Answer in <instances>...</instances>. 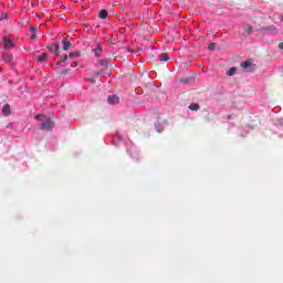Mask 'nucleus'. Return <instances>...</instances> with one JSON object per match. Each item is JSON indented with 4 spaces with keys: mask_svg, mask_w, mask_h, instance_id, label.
<instances>
[{
    "mask_svg": "<svg viewBox=\"0 0 283 283\" xmlns=\"http://www.w3.org/2000/svg\"><path fill=\"white\" fill-rule=\"evenodd\" d=\"M189 109L192 111V112L199 111V104H195V103L190 104Z\"/></svg>",
    "mask_w": 283,
    "mask_h": 283,
    "instance_id": "nucleus-13",
    "label": "nucleus"
},
{
    "mask_svg": "<svg viewBox=\"0 0 283 283\" xmlns=\"http://www.w3.org/2000/svg\"><path fill=\"white\" fill-rule=\"evenodd\" d=\"M67 61V55H63L62 57H61V62H66Z\"/></svg>",
    "mask_w": 283,
    "mask_h": 283,
    "instance_id": "nucleus-18",
    "label": "nucleus"
},
{
    "mask_svg": "<svg viewBox=\"0 0 283 283\" xmlns=\"http://www.w3.org/2000/svg\"><path fill=\"white\" fill-rule=\"evenodd\" d=\"M263 30H264V31H269V32H271L272 34H276V33H277V30H276V27H275V25L264 27Z\"/></svg>",
    "mask_w": 283,
    "mask_h": 283,
    "instance_id": "nucleus-7",
    "label": "nucleus"
},
{
    "mask_svg": "<svg viewBox=\"0 0 283 283\" xmlns=\"http://www.w3.org/2000/svg\"><path fill=\"white\" fill-rule=\"evenodd\" d=\"M99 63H108V61H99Z\"/></svg>",
    "mask_w": 283,
    "mask_h": 283,
    "instance_id": "nucleus-23",
    "label": "nucleus"
},
{
    "mask_svg": "<svg viewBox=\"0 0 283 283\" xmlns=\"http://www.w3.org/2000/svg\"><path fill=\"white\" fill-rule=\"evenodd\" d=\"M11 113V109H10V105L9 104H6L2 108V114L4 116H8L9 114Z\"/></svg>",
    "mask_w": 283,
    "mask_h": 283,
    "instance_id": "nucleus-10",
    "label": "nucleus"
},
{
    "mask_svg": "<svg viewBox=\"0 0 283 283\" xmlns=\"http://www.w3.org/2000/svg\"><path fill=\"white\" fill-rule=\"evenodd\" d=\"M279 49H280L281 51H283V42H280V43H279Z\"/></svg>",
    "mask_w": 283,
    "mask_h": 283,
    "instance_id": "nucleus-22",
    "label": "nucleus"
},
{
    "mask_svg": "<svg viewBox=\"0 0 283 283\" xmlns=\"http://www.w3.org/2000/svg\"><path fill=\"white\" fill-rule=\"evenodd\" d=\"M235 73V67H230L229 71L227 72L228 76H233Z\"/></svg>",
    "mask_w": 283,
    "mask_h": 283,
    "instance_id": "nucleus-15",
    "label": "nucleus"
},
{
    "mask_svg": "<svg viewBox=\"0 0 283 283\" xmlns=\"http://www.w3.org/2000/svg\"><path fill=\"white\" fill-rule=\"evenodd\" d=\"M216 48H217V43L216 42H212V43H210V45H208V50L209 51H214Z\"/></svg>",
    "mask_w": 283,
    "mask_h": 283,
    "instance_id": "nucleus-16",
    "label": "nucleus"
},
{
    "mask_svg": "<svg viewBox=\"0 0 283 283\" xmlns=\"http://www.w3.org/2000/svg\"><path fill=\"white\" fill-rule=\"evenodd\" d=\"M252 65H253L252 61H244L241 63V67L243 69V72H253Z\"/></svg>",
    "mask_w": 283,
    "mask_h": 283,
    "instance_id": "nucleus-2",
    "label": "nucleus"
},
{
    "mask_svg": "<svg viewBox=\"0 0 283 283\" xmlns=\"http://www.w3.org/2000/svg\"><path fill=\"white\" fill-rule=\"evenodd\" d=\"M35 120H41L40 129L43 132H51L54 127V120L46 115H35Z\"/></svg>",
    "mask_w": 283,
    "mask_h": 283,
    "instance_id": "nucleus-1",
    "label": "nucleus"
},
{
    "mask_svg": "<svg viewBox=\"0 0 283 283\" xmlns=\"http://www.w3.org/2000/svg\"><path fill=\"white\" fill-rule=\"evenodd\" d=\"M76 56H77L76 54L71 53V54L69 55V59H75Z\"/></svg>",
    "mask_w": 283,
    "mask_h": 283,
    "instance_id": "nucleus-20",
    "label": "nucleus"
},
{
    "mask_svg": "<svg viewBox=\"0 0 283 283\" xmlns=\"http://www.w3.org/2000/svg\"><path fill=\"white\" fill-rule=\"evenodd\" d=\"M160 62H168L169 55L167 53H163L161 55L158 56Z\"/></svg>",
    "mask_w": 283,
    "mask_h": 283,
    "instance_id": "nucleus-11",
    "label": "nucleus"
},
{
    "mask_svg": "<svg viewBox=\"0 0 283 283\" xmlns=\"http://www.w3.org/2000/svg\"><path fill=\"white\" fill-rule=\"evenodd\" d=\"M15 46L13 40H11L9 36L4 38V50H11Z\"/></svg>",
    "mask_w": 283,
    "mask_h": 283,
    "instance_id": "nucleus-3",
    "label": "nucleus"
},
{
    "mask_svg": "<svg viewBox=\"0 0 283 283\" xmlns=\"http://www.w3.org/2000/svg\"><path fill=\"white\" fill-rule=\"evenodd\" d=\"M98 18L102 19V20L107 19L108 18V11L107 10L98 11Z\"/></svg>",
    "mask_w": 283,
    "mask_h": 283,
    "instance_id": "nucleus-8",
    "label": "nucleus"
},
{
    "mask_svg": "<svg viewBox=\"0 0 283 283\" xmlns=\"http://www.w3.org/2000/svg\"><path fill=\"white\" fill-rule=\"evenodd\" d=\"M281 22H283V15L280 18Z\"/></svg>",
    "mask_w": 283,
    "mask_h": 283,
    "instance_id": "nucleus-24",
    "label": "nucleus"
},
{
    "mask_svg": "<svg viewBox=\"0 0 283 283\" xmlns=\"http://www.w3.org/2000/svg\"><path fill=\"white\" fill-rule=\"evenodd\" d=\"M102 51H103V49H102L101 44H98L97 48L93 50V52H95L96 57H101V54H98V53Z\"/></svg>",
    "mask_w": 283,
    "mask_h": 283,
    "instance_id": "nucleus-12",
    "label": "nucleus"
},
{
    "mask_svg": "<svg viewBox=\"0 0 283 283\" xmlns=\"http://www.w3.org/2000/svg\"><path fill=\"white\" fill-rule=\"evenodd\" d=\"M107 103L111 105H117L119 103V97L117 95H108Z\"/></svg>",
    "mask_w": 283,
    "mask_h": 283,
    "instance_id": "nucleus-5",
    "label": "nucleus"
},
{
    "mask_svg": "<svg viewBox=\"0 0 283 283\" xmlns=\"http://www.w3.org/2000/svg\"><path fill=\"white\" fill-rule=\"evenodd\" d=\"M243 31L245 34L251 35L253 33V28L251 24H243Z\"/></svg>",
    "mask_w": 283,
    "mask_h": 283,
    "instance_id": "nucleus-6",
    "label": "nucleus"
},
{
    "mask_svg": "<svg viewBox=\"0 0 283 283\" xmlns=\"http://www.w3.org/2000/svg\"><path fill=\"white\" fill-rule=\"evenodd\" d=\"M3 60H4L6 63H10V62L13 61V56L12 55H4Z\"/></svg>",
    "mask_w": 283,
    "mask_h": 283,
    "instance_id": "nucleus-14",
    "label": "nucleus"
},
{
    "mask_svg": "<svg viewBox=\"0 0 283 283\" xmlns=\"http://www.w3.org/2000/svg\"><path fill=\"white\" fill-rule=\"evenodd\" d=\"M62 43H63V51H69L70 46H72V44L67 41V39H63L62 40Z\"/></svg>",
    "mask_w": 283,
    "mask_h": 283,
    "instance_id": "nucleus-9",
    "label": "nucleus"
},
{
    "mask_svg": "<svg viewBox=\"0 0 283 283\" xmlns=\"http://www.w3.org/2000/svg\"><path fill=\"white\" fill-rule=\"evenodd\" d=\"M31 40H32V41L36 40V34H35V33H33V34L31 35Z\"/></svg>",
    "mask_w": 283,
    "mask_h": 283,
    "instance_id": "nucleus-21",
    "label": "nucleus"
},
{
    "mask_svg": "<svg viewBox=\"0 0 283 283\" xmlns=\"http://www.w3.org/2000/svg\"><path fill=\"white\" fill-rule=\"evenodd\" d=\"M49 51L52 52L55 56H59L60 54V46L57 43H52L50 46H49Z\"/></svg>",
    "mask_w": 283,
    "mask_h": 283,
    "instance_id": "nucleus-4",
    "label": "nucleus"
},
{
    "mask_svg": "<svg viewBox=\"0 0 283 283\" xmlns=\"http://www.w3.org/2000/svg\"><path fill=\"white\" fill-rule=\"evenodd\" d=\"M38 31L35 27H31V32L34 34Z\"/></svg>",
    "mask_w": 283,
    "mask_h": 283,
    "instance_id": "nucleus-19",
    "label": "nucleus"
},
{
    "mask_svg": "<svg viewBox=\"0 0 283 283\" xmlns=\"http://www.w3.org/2000/svg\"><path fill=\"white\" fill-rule=\"evenodd\" d=\"M45 60H46V54L45 53L38 56L39 62H44Z\"/></svg>",
    "mask_w": 283,
    "mask_h": 283,
    "instance_id": "nucleus-17",
    "label": "nucleus"
}]
</instances>
